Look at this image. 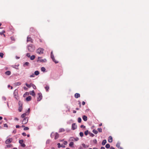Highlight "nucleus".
Masks as SVG:
<instances>
[{
	"instance_id": "obj_1",
	"label": "nucleus",
	"mask_w": 149,
	"mask_h": 149,
	"mask_svg": "<svg viewBox=\"0 0 149 149\" xmlns=\"http://www.w3.org/2000/svg\"><path fill=\"white\" fill-rule=\"evenodd\" d=\"M28 50L29 52H33L35 49V46L33 45H30L28 46Z\"/></svg>"
},
{
	"instance_id": "obj_2",
	"label": "nucleus",
	"mask_w": 149,
	"mask_h": 149,
	"mask_svg": "<svg viewBox=\"0 0 149 149\" xmlns=\"http://www.w3.org/2000/svg\"><path fill=\"white\" fill-rule=\"evenodd\" d=\"M44 49L43 48H39L36 50V52L39 54H42L43 53Z\"/></svg>"
},
{
	"instance_id": "obj_3",
	"label": "nucleus",
	"mask_w": 149,
	"mask_h": 149,
	"mask_svg": "<svg viewBox=\"0 0 149 149\" xmlns=\"http://www.w3.org/2000/svg\"><path fill=\"white\" fill-rule=\"evenodd\" d=\"M22 104L21 102H19V109L18 110L19 112H21L22 109Z\"/></svg>"
},
{
	"instance_id": "obj_4",
	"label": "nucleus",
	"mask_w": 149,
	"mask_h": 149,
	"mask_svg": "<svg viewBox=\"0 0 149 149\" xmlns=\"http://www.w3.org/2000/svg\"><path fill=\"white\" fill-rule=\"evenodd\" d=\"M37 96L38 97L37 100L38 101H40L42 98V94H38Z\"/></svg>"
},
{
	"instance_id": "obj_5",
	"label": "nucleus",
	"mask_w": 149,
	"mask_h": 149,
	"mask_svg": "<svg viewBox=\"0 0 149 149\" xmlns=\"http://www.w3.org/2000/svg\"><path fill=\"white\" fill-rule=\"evenodd\" d=\"M13 139L10 138L7 139L5 141V143L6 144L10 143L13 141Z\"/></svg>"
},
{
	"instance_id": "obj_6",
	"label": "nucleus",
	"mask_w": 149,
	"mask_h": 149,
	"mask_svg": "<svg viewBox=\"0 0 149 149\" xmlns=\"http://www.w3.org/2000/svg\"><path fill=\"white\" fill-rule=\"evenodd\" d=\"M28 118H24L22 121V124H26L28 121Z\"/></svg>"
},
{
	"instance_id": "obj_7",
	"label": "nucleus",
	"mask_w": 149,
	"mask_h": 149,
	"mask_svg": "<svg viewBox=\"0 0 149 149\" xmlns=\"http://www.w3.org/2000/svg\"><path fill=\"white\" fill-rule=\"evenodd\" d=\"M38 61L41 62H45L47 61V60L46 59H42L41 57H38Z\"/></svg>"
},
{
	"instance_id": "obj_8",
	"label": "nucleus",
	"mask_w": 149,
	"mask_h": 149,
	"mask_svg": "<svg viewBox=\"0 0 149 149\" xmlns=\"http://www.w3.org/2000/svg\"><path fill=\"white\" fill-rule=\"evenodd\" d=\"M23 142V140H20L19 141V143L21 144V146L22 147H24L25 146V145Z\"/></svg>"
},
{
	"instance_id": "obj_9",
	"label": "nucleus",
	"mask_w": 149,
	"mask_h": 149,
	"mask_svg": "<svg viewBox=\"0 0 149 149\" xmlns=\"http://www.w3.org/2000/svg\"><path fill=\"white\" fill-rule=\"evenodd\" d=\"M27 42H31V43H33V40L29 36H28L27 38Z\"/></svg>"
},
{
	"instance_id": "obj_10",
	"label": "nucleus",
	"mask_w": 149,
	"mask_h": 149,
	"mask_svg": "<svg viewBox=\"0 0 149 149\" xmlns=\"http://www.w3.org/2000/svg\"><path fill=\"white\" fill-rule=\"evenodd\" d=\"M77 128V126L75 123H73L72 125V129L74 130Z\"/></svg>"
},
{
	"instance_id": "obj_11",
	"label": "nucleus",
	"mask_w": 149,
	"mask_h": 149,
	"mask_svg": "<svg viewBox=\"0 0 149 149\" xmlns=\"http://www.w3.org/2000/svg\"><path fill=\"white\" fill-rule=\"evenodd\" d=\"M70 139L72 141H77L79 140V138H74V137H71Z\"/></svg>"
},
{
	"instance_id": "obj_12",
	"label": "nucleus",
	"mask_w": 149,
	"mask_h": 149,
	"mask_svg": "<svg viewBox=\"0 0 149 149\" xmlns=\"http://www.w3.org/2000/svg\"><path fill=\"white\" fill-rule=\"evenodd\" d=\"M112 138L111 136H109V137L108 141L110 143H111L112 142Z\"/></svg>"
},
{
	"instance_id": "obj_13",
	"label": "nucleus",
	"mask_w": 149,
	"mask_h": 149,
	"mask_svg": "<svg viewBox=\"0 0 149 149\" xmlns=\"http://www.w3.org/2000/svg\"><path fill=\"white\" fill-rule=\"evenodd\" d=\"M31 97L30 96H29L26 97V101H28L31 100Z\"/></svg>"
},
{
	"instance_id": "obj_14",
	"label": "nucleus",
	"mask_w": 149,
	"mask_h": 149,
	"mask_svg": "<svg viewBox=\"0 0 149 149\" xmlns=\"http://www.w3.org/2000/svg\"><path fill=\"white\" fill-rule=\"evenodd\" d=\"M59 134L57 133H55L54 139H57L59 137Z\"/></svg>"
},
{
	"instance_id": "obj_15",
	"label": "nucleus",
	"mask_w": 149,
	"mask_h": 149,
	"mask_svg": "<svg viewBox=\"0 0 149 149\" xmlns=\"http://www.w3.org/2000/svg\"><path fill=\"white\" fill-rule=\"evenodd\" d=\"M27 112H26L25 113H24L21 115V117L22 118H24L27 115Z\"/></svg>"
},
{
	"instance_id": "obj_16",
	"label": "nucleus",
	"mask_w": 149,
	"mask_h": 149,
	"mask_svg": "<svg viewBox=\"0 0 149 149\" xmlns=\"http://www.w3.org/2000/svg\"><path fill=\"white\" fill-rule=\"evenodd\" d=\"M83 119L85 121H86L87 120V117L86 116H84L83 117Z\"/></svg>"
},
{
	"instance_id": "obj_17",
	"label": "nucleus",
	"mask_w": 149,
	"mask_h": 149,
	"mask_svg": "<svg viewBox=\"0 0 149 149\" xmlns=\"http://www.w3.org/2000/svg\"><path fill=\"white\" fill-rule=\"evenodd\" d=\"M5 33V31H4V30L2 31L1 32H0V34L1 35H3L4 36V37H5V35L4 34Z\"/></svg>"
},
{
	"instance_id": "obj_18",
	"label": "nucleus",
	"mask_w": 149,
	"mask_h": 149,
	"mask_svg": "<svg viewBox=\"0 0 149 149\" xmlns=\"http://www.w3.org/2000/svg\"><path fill=\"white\" fill-rule=\"evenodd\" d=\"M5 73L6 75H9L11 74V72L10 71H7L5 72Z\"/></svg>"
},
{
	"instance_id": "obj_19",
	"label": "nucleus",
	"mask_w": 149,
	"mask_h": 149,
	"mask_svg": "<svg viewBox=\"0 0 149 149\" xmlns=\"http://www.w3.org/2000/svg\"><path fill=\"white\" fill-rule=\"evenodd\" d=\"M21 84L20 82H17L15 83V85L16 86H18L20 85Z\"/></svg>"
},
{
	"instance_id": "obj_20",
	"label": "nucleus",
	"mask_w": 149,
	"mask_h": 149,
	"mask_svg": "<svg viewBox=\"0 0 149 149\" xmlns=\"http://www.w3.org/2000/svg\"><path fill=\"white\" fill-rule=\"evenodd\" d=\"M75 97L76 98H77L80 97V95L79 94H75L74 95Z\"/></svg>"
},
{
	"instance_id": "obj_21",
	"label": "nucleus",
	"mask_w": 149,
	"mask_h": 149,
	"mask_svg": "<svg viewBox=\"0 0 149 149\" xmlns=\"http://www.w3.org/2000/svg\"><path fill=\"white\" fill-rule=\"evenodd\" d=\"M107 143V141L106 140H104L102 142V145L103 146H104L105 145V144L106 143Z\"/></svg>"
},
{
	"instance_id": "obj_22",
	"label": "nucleus",
	"mask_w": 149,
	"mask_h": 149,
	"mask_svg": "<svg viewBox=\"0 0 149 149\" xmlns=\"http://www.w3.org/2000/svg\"><path fill=\"white\" fill-rule=\"evenodd\" d=\"M39 72L38 71H36L34 72V74L36 75H38L39 74Z\"/></svg>"
},
{
	"instance_id": "obj_23",
	"label": "nucleus",
	"mask_w": 149,
	"mask_h": 149,
	"mask_svg": "<svg viewBox=\"0 0 149 149\" xmlns=\"http://www.w3.org/2000/svg\"><path fill=\"white\" fill-rule=\"evenodd\" d=\"M74 143L72 142H70V143H69V146L71 147H73V145H74Z\"/></svg>"
},
{
	"instance_id": "obj_24",
	"label": "nucleus",
	"mask_w": 149,
	"mask_h": 149,
	"mask_svg": "<svg viewBox=\"0 0 149 149\" xmlns=\"http://www.w3.org/2000/svg\"><path fill=\"white\" fill-rule=\"evenodd\" d=\"M30 58L31 60H32L35 59V56L34 55H32L31 56H30Z\"/></svg>"
},
{
	"instance_id": "obj_25",
	"label": "nucleus",
	"mask_w": 149,
	"mask_h": 149,
	"mask_svg": "<svg viewBox=\"0 0 149 149\" xmlns=\"http://www.w3.org/2000/svg\"><path fill=\"white\" fill-rule=\"evenodd\" d=\"M41 70L43 72H45L46 70L45 68L44 67H42L41 68Z\"/></svg>"
},
{
	"instance_id": "obj_26",
	"label": "nucleus",
	"mask_w": 149,
	"mask_h": 149,
	"mask_svg": "<svg viewBox=\"0 0 149 149\" xmlns=\"http://www.w3.org/2000/svg\"><path fill=\"white\" fill-rule=\"evenodd\" d=\"M65 131V130L64 128H61L59 129V132H64Z\"/></svg>"
},
{
	"instance_id": "obj_27",
	"label": "nucleus",
	"mask_w": 149,
	"mask_h": 149,
	"mask_svg": "<svg viewBox=\"0 0 149 149\" xmlns=\"http://www.w3.org/2000/svg\"><path fill=\"white\" fill-rule=\"evenodd\" d=\"M93 132L95 134H97L98 133V132L95 129H94L93 130Z\"/></svg>"
},
{
	"instance_id": "obj_28",
	"label": "nucleus",
	"mask_w": 149,
	"mask_h": 149,
	"mask_svg": "<svg viewBox=\"0 0 149 149\" xmlns=\"http://www.w3.org/2000/svg\"><path fill=\"white\" fill-rule=\"evenodd\" d=\"M29 64V63L28 62H26L24 64V66L25 67L26 66H28Z\"/></svg>"
},
{
	"instance_id": "obj_29",
	"label": "nucleus",
	"mask_w": 149,
	"mask_h": 149,
	"mask_svg": "<svg viewBox=\"0 0 149 149\" xmlns=\"http://www.w3.org/2000/svg\"><path fill=\"white\" fill-rule=\"evenodd\" d=\"M25 84L26 86L28 87V88H30L32 84H29L27 83H26Z\"/></svg>"
},
{
	"instance_id": "obj_30",
	"label": "nucleus",
	"mask_w": 149,
	"mask_h": 149,
	"mask_svg": "<svg viewBox=\"0 0 149 149\" xmlns=\"http://www.w3.org/2000/svg\"><path fill=\"white\" fill-rule=\"evenodd\" d=\"M105 147H106V148H109L110 147V145L109 144H107L106 145Z\"/></svg>"
},
{
	"instance_id": "obj_31",
	"label": "nucleus",
	"mask_w": 149,
	"mask_h": 149,
	"mask_svg": "<svg viewBox=\"0 0 149 149\" xmlns=\"http://www.w3.org/2000/svg\"><path fill=\"white\" fill-rule=\"evenodd\" d=\"M97 130L99 131V132H101L102 131V129L101 128H98L97 129Z\"/></svg>"
},
{
	"instance_id": "obj_32",
	"label": "nucleus",
	"mask_w": 149,
	"mask_h": 149,
	"mask_svg": "<svg viewBox=\"0 0 149 149\" xmlns=\"http://www.w3.org/2000/svg\"><path fill=\"white\" fill-rule=\"evenodd\" d=\"M45 88L47 91H48L49 89V87L48 86H46L45 87Z\"/></svg>"
},
{
	"instance_id": "obj_33",
	"label": "nucleus",
	"mask_w": 149,
	"mask_h": 149,
	"mask_svg": "<svg viewBox=\"0 0 149 149\" xmlns=\"http://www.w3.org/2000/svg\"><path fill=\"white\" fill-rule=\"evenodd\" d=\"M116 146L119 148L120 147V144L119 143H117Z\"/></svg>"
},
{
	"instance_id": "obj_34",
	"label": "nucleus",
	"mask_w": 149,
	"mask_h": 149,
	"mask_svg": "<svg viewBox=\"0 0 149 149\" xmlns=\"http://www.w3.org/2000/svg\"><path fill=\"white\" fill-rule=\"evenodd\" d=\"M81 121V119L80 118H78V121L79 123H80Z\"/></svg>"
},
{
	"instance_id": "obj_35",
	"label": "nucleus",
	"mask_w": 149,
	"mask_h": 149,
	"mask_svg": "<svg viewBox=\"0 0 149 149\" xmlns=\"http://www.w3.org/2000/svg\"><path fill=\"white\" fill-rule=\"evenodd\" d=\"M3 53H0V56L1 58H3Z\"/></svg>"
},
{
	"instance_id": "obj_36",
	"label": "nucleus",
	"mask_w": 149,
	"mask_h": 149,
	"mask_svg": "<svg viewBox=\"0 0 149 149\" xmlns=\"http://www.w3.org/2000/svg\"><path fill=\"white\" fill-rule=\"evenodd\" d=\"M51 57L52 60H54V57L53 54V55H51Z\"/></svg>"
},
{
	"instance_id": "obj_37",
	"label": "nucleus",
	"mask_w": 149,
	"mask_h": 149,
	"mask_svg": "<svg viewBox=\"0 0 149 149\" xmlns=\"http://www.w3.org/2000/svg\"><path fill=\"white\" fill-rule=\"evenodd\" d=\"M79 135L80 136L82 137L84 135V134L82 132H80L79 133Z\"/></svg>"
},
{
	"instance_id": "obj_38",
	"label": "nucleus",
	"mask_w": 149,
	"mask_h": 149,
	"mask_svg": "<svg viewBox=\"0 0 149 149\" xmlns=\"http://www.w3.org/2000/svg\"><path fill=\"white\" fill-rule=\"evenodd\" d=\"M88 130H86L84 132V134L86 135H87L88 133Z\"/></svg>"
},
{
	"instance_id": "obj_39",
	"label": "nucleus",
	"mask_w": 149,
	"mask_h": 149,
	"mask_svg": "<svg viewBox=\"0 0 149 149\" xmlns=\"http://www.w3.org/2000/svg\"><path fill=\"white\" fill-rule=\"evenodd\" d=\"M24 130H29V128L28 127H25Z\"/></svg>"
},
{
	"instance_id": "obj_40",
	"label": "nucleus",
	"mask_w": 149,
	"mask_h": 149,
	"mask_svg": "<svg viewBox=\"0 0 149 149\" xmlns=\"http://www.w3.org/2000/svg\"><path fill=\"white\" fill-rule=\"evenodd\" d=\"M26 56L28 57H30V53H28L26 54Z\"/></svg>"
},
{
	"instance_id": "obj_41",
	"label": "nucleus",
	"mask_w": 149,
	"mask_h": 149,
	"mask_svg": "<svg viewBox=\"0 0 149 149\" xmlns=\"http://www.w3.org/2000/svg\"><path fill=\"white\" fill-rule=\"evenodd\" d=\"M53 61H54L56 63H58V61H56V60L54 58V60H52Z\"/></svg>"
},
{
	"instance_id": "obj_42",
	"label": "nucleus",
	"mask_w": 149,
	"mask_h": 149,
	"mask_svg": "<svg viewBox=\"0 0 149 149\" xmlns=\"http://www.w3.org/2000/svg\"><path fill=\"white\" fill-rule=\"evenodd\" d=\"M57 145H58V148H60L62 147V146H61V144L59 143H58L57 144Z\"/></svg>"
},
{
	"instance_id": "obj_43",
	"label": "nucleus",
	"mask_w": 149,
	"mask_h": 149,
	"mask_svg": "<svg viewBox=\"0 0 149 149\" xmlns=\"http://www.w3.org/2000/svg\"><path fill=\"white\" fill-rule=\"evenodd\" d=\"M4 127L7 128L8 127V126L7 124L5 123L4 124Z\"/></svg>"
},
{
	"instance_id": "obj_44",
	"label": "nucleus",
	"mask_w": 149,
	"mask_h": 149,
	"mask_svg": "<svg viewBox=\"0 0 149 149\" xmlns=\"http://www.w3.org/2000/svg\"><path fill=\"white\" fill-rule=\"evenodd\" d=\"M8 88H10L11 89H12L13 88V87L12 86H10V85H8Z\"/></svg>"
},
{
	"instance_id": "obj_45",
	"label": "nucleus",
	"mask_w": 149,
	"mask_h": 149,
	"mask_svg": "<svg viewBox=\"0 0 149 149\" xmlns=\"http://www.w3.org/2000/svg\"><path fill=\"white\" fill-rule=\"evenodd\" d=\"M90 136H91L92 137H93L94 136V135L93 134V133H90Z\"/></svg>"
},
{
	"instance_id": "obj_46",
	"label": "nucleus",
	"mask_w": 149,
	"mask_h": 149,
	"mask_svg": "<svg viewBox=\"0 0 149 149\" xmlns=\"http://www.w3.org/2000/svg\"><path fill=\"white\" fill-rule=\"evenodd\" d=\"M34 75H35L34 74H33L32 75H31L30 76V77H34Z\"/></svg>"
},
{
	"instance_id": "obj_47",
	"label": "nucleus",
	"mask_w": 149,
	"mask_h": 149,
	"mask_svg": "<svg viewBox=\"0 0 149 149\" xmlns=\"http://www.w3.org/2000/svg\"><path fill=\"white\" fill-rule=\"evenodd\" d=\"M63 143L64 145H66L67 144V142L66 141H64V142H63Z\"/></svg>"
},
{
	"instance_id": "obj_48",
	"label": "nucleus",
	"mask_w": 149,
	"mask_h": 149,
	"mask_svg": "<svg viewBox=\"0 0 149 149\" xmlns=\"http://www.w3.org/2000/svg\"><path fill=\"white\" fill-rule=\"evenodd\" d=\"M93 142L95 143H97V141L96 139H95L94 140H93Z\"/></svg>"
},
{
	"instance_id": "obj_49",
	"label": "nucleus",
	"mask_w": 149,
	"mask_h": 149,
	"mask_svg": "<svg viewBox=\"0 0 149 149\" xmlns=\"http://www.w3.org/2000/svg\"><path fill=\"white\" fill-rule=\"evenodd\" d=\"M30 109L29 108L28 109L27 112V114H29V113L30 112Z\"/></svg>"
},
{
	"instance_id": "obj_50",
	"label": "nucleus",
	"mask_w": 149,
	"mask_h": 149,
	"mask_svg": "<svg viewBox=\"0 0 149 149\" xmlns=\"http://www.w3.org/2000/svg\"><path fill=\"white\" fill-rule=\"evenodd\" d=\"M22 135L24 136H26V133L25 132H23L22 133Z\"/></svg>"
},
{
	"instance_id": "obj_51",
	"label": "nucleus",
	"mask_w": 149,
	"mask_h": 149,
	"mask_svg": "<svg viewBox=\"0 0 149 149\" xmlns=\"http://www.w3.org/2000/svg\"><path fill=\"white\" fill-rule=\"evenodd\" d=\"M32 86H33V88L35 89H36V86H35L34 85H33V84H32Z\"/></svg>"
},
{
	"instance_id": "obj_52",
	"label": "nucleus",
	"mask_w": 149,
	"mask_h": 149,
	"mask_svg": "<svg viewBox=\"0 0 149 149\" xmlns=\"http://www.w3.org/2000/svg\"><path fill=\"white\" fill-rule=\"evenodd\" d=\"M80 127L81 128H83V127L85 128V127L83 125H81Z\"/></svg>"
},
{
	"instance_id": "obj_53",
	"label": "nucleus",
	"mask_w": 149,
	"mask_h": 149,
	"mask_svg": "<svg viewBox=\"0 0 149 149\" xmlns=\"http://www.w3.org/2000/svg\"><path fill=\"white\" fill-rule=\"evenodd\" d=\"M79 107L80 108L81 106V104L80 102L79 101Z\"/></svg>"
},
{
	"instance_id": "obj_54",
	"label": "nucleus",
	"mask_w": 149,
	"mask_h": 149,
	"mask_svg": "<svg viewBox=\"0 0 149 149\" xmlns=\"http://www.w3.org/2000/svg\"><path fill=\"white\" fill-rule=\"evenodd\" d=\"M85 104V102L84 101H83L82 102V104L83 105H84Z\"/></svg>"
},
{
	"instance_id": "obj_55",
	"label": "nucleus",
	"mask_w": 149,
	"mask_h": 149,
	"mask_svg": "<svg viewBox=\"0 0 149 149\" xmlns=\"http://www.w3.org/2000/svg\"><path fill=\"white\" fill-rule=\"evenodd\" d=\"M82 146H83L84 147H85H85H86V145H85V144H84V143H83V144H82Z\"/></svg>"
},
{
	"instance_id": "obj_56",
	"label": "nucleus",
	"mask_w": 149,
	"mask_h": 149,
	"mask_svg": "<svg viewBox=\"0 0 149 149\" xmlns=\"http://www.w3.org/2000/svg\"><path fill=\"white\" fill-rule=\"evenodd\" d=\"M19 125H16V128H19Z\"/></svg>"
},
{
	"instance_id": "obj_57",
	"label": "nucleus",
	"mask_w": 149,
	"mask_h": 149,
	"mask_svg": "<svg viewBox=\"0 0 149 149\" xmlns=\"http://www.w3.org/2000/svg\"><path fill=\"white\" fill-rule=\"evenodd\" d=\"M17 93V89H16V90H15V91H14V93Z\"/></svg>"
},
{
	"instance_id": "obj_58",
	"label": "nucleus",
	"mask_w": 149,
	"mask_h": 149,
	"mask_svg": "<svg viewBox=\"0 0 149 149\" xmlns=\"http://www.w3.org/2000/svg\"><path fill=\"white\" fill-rule=\"evenodd\" d=\"M14 119L16 120H19L17 118H15Z\"/></svg>"
},
{
	"instance_id": "obj_59",
	"label": "nucleus",
	"mask_w": 149,
	"mask_h": 149,
	"mask_svg": "<svg viewBox=\"0 0 149 149\" xmlns=\"http://www.w3.org/2000/svg\"><path fill=\"white\" fill-rule=\"evenodd\" d=\"M16 132V130H14L13 131V133H15Z\"/></svg>"
},
{
	"instance_id": "obj_60",
	"label": "nucleus",
	"mask_w": 149,
	"mask_h": 149,
	"mask_svg": "<svg viewBox=\"0 0 149 149\" xmlns=\"http://www.w3.org/2000/svg\"><path fill=\"white\" fill-rule=\"evenodd\" d=\"M110 149H115V148H113V147L112 146H111L110 148Z\"/></svg>"
},
{
	"instance_id": "obj_61",
	"label": "nucleus",
	"mask_w": 149,
	"mask_h": 149,
	"mask_svg": "<svg viewBox=\"0 0 149 149\" xmlns=\"http://www.w3.org/2000/svg\"><path fill=\"white\" fill-rule=\"evenodd\" d=\"M101 149H105V148L104 147H102L101 148Z\"/></svg>"
},
{
	"instance_id": "obj_62",
	"label": "nucleus",
	"mask_w": 149,
	"mask_h": 149,
	"mask_svg": "<svg viewBox=\"0 0 149 149\" xmlns=\"http://www.w3.org/2000/svg\"><path fill=\"white\" fill-rule=\"evenodd\" d=\"M26 94H24V95H23L24 97H25L26 96Z\"/></svg>"
},
{
	"instance_id": "obj_63",
	"label": "nucleus",
	"mask_w": 149,
	"mask_h": 149,
	"mask_svg": "<svg viewBox=\"0 0 149 149\" xmlns=\"http://www.w3.org/2000/svg\"><path fill=\"white\" fill-rule=\"evenodd\" d=\"M102 125V123H101L99 125V126H101Z\"/></svg>"
},
{
	"instance_id": "obj_64",
	"label": "nucleus",
	"mask_w": 149,
	"mask_h": 149,
	"mask_svg": "<svg viewBox=\"0 0 149 149\" xmlns=\"http://www.w3.org/2000/svg\"><path fill=\"white\" fill-rule=\"evenodd\" d=\"M76 112V111H73V113H75Z\"/></svg>"
}]
</instances>
